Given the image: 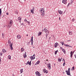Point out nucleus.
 Masks as SVG:
<instances>
[{
  "label": "nucleus",
  "instance_id": "7c9ffc66",
  "mask_svg": "<svg viewBox=\"0 0 76 76\" xmlns=\"http://www.w3.org/2000/svg\"><path fill=\"white\" fill-rule=\"evenodd\" d=\"M27 23H28V25H30V22L29 21H27Z\"/></svg>",
  "mask_w": 76,
  "mask_h": 76
},
{
  "label": "nucleus",
  "instance_id": "f3484780",
  "mask_svg": "<svg viewBox=\"0 0 76 76\" xmlns=\"http://www.w3.org/2000/svg\"><path fill=\"white\" fill-rule=\"evenodd\" d=\"M64 61V64H63V66H65V65H66V63H65V60L64 59H63V61Z\"/></svg>",
  "mask_w": 76,
  "mask_h": 76
},
{
  "label": "nucleus",
  "instance_id": "dca6fc26",
  "mask_svg": "<svg viewBox=\"0 0 76 76\" xmlns=\"http://www.w3.org/2000/svg\"><path fill=\"white\" fill-rule=\"evenodd\" d=\"M17 37L18 39H20L21 38V36H20L19 35H18L17 36Z\"/></svg>",
  "mask_w": 76,
  "mask_h": 76
},
{
  "label": "nucleus",
  "instance_id": "9d476101",
  "mask_svg": "<svg viewBox=\"0 0 76 76\" xmlns=\"http://www.w3.org/2000/svg\"><path fill=\"white\" fill-rule=\"evenodd\" d=\"M62 3H64V4H66L67 3V1L66 0H63Z\"/></svg>",
  "mask_w": 76,
  "mask_h": 76
},
{
  "label": "nucleus",
  "instance_id": "6e6552de",
  "mask_svg": "<svg viewBox=\"0 0 76 76\" xmlns=\"http://www.w3.org/2000/svg\"><path fill=\"white\" fill-rule=\"evenodd\" d=\"M30 58L31 60H34V59H35V55H34L33 56H31V57Z\"/></svg>",
  "mask_w": 76,
  "mask_h": 76
},
{
  "label": "nucleus",
  "instance_id": "49530a36",
  "mask_svg": "<svg viewBox=\"0 0 76 76\" xmlns=\"http://www.w3.org/2000/svg\"><path fill=\"white\" fill-rule=\"evenodd\" d=\"M59 20H60V17L59 18Z\"/></svg>",
  "mask_w": 76,
  "mask_h": 76
},
{
  "label": "nucleus",
  "instance_id": "a19ab883",
  "mask_svg": "<svg viewBox=\"0 0 76 76\" xmlns=\"http://www.w3.org/2000/svg\"><path fill=\"white\" fill-rule=\"evenodd\" d=\"M45 72H46V73H48V71L47 70H46L45 71Z\"/></svg>",
  "mask_w": 76,
  "mask_h": 76
},
{
  "label": "nucleus",
  "instance_id": "6e6d98bb",
  "mask_svg": "<svg viewBox=\"0 0 76 76\" xmlns=\"http://www.w3.org/2000/svg\"><path fill=\"white\" fill-rule=\"evenodd\" d=\"M73 53H74V52Z\"/></svg>",
  "mask_w": 76,
  "mask_h": 76
},
{
  "label": "nucleus",
  "instance_id": "a18cd8bd",
  "mask_svg": "<svg viewBox=\"0 0 76 76\" xmlns=\"http://www.w3.org/2000/svg\"><path fill=\"white\" fill-rule=\"evenodd\" d=\"M60 48L61 49V50H62V48H61V47Z\"/></svg>",
  "mask_w": 76,
  "mask_h": 76
},
{
  "label": "nucleus",
  "instance_id": "4be33fe9",
  "mask_svg": "<svg viewBox=\"0 0 76 76\" xmlns=\"http://www.w3.org/2000/svg\"><path fill=\"white\" fill-rule=\"evenodd\" d=\"M20 73H22V72H23V69H21L20 70Z\"/></svg>",
  "mask_w": 76,
  "mask_h": 76
},
{
  "label": "nucleus",
  "instance_id": "9b49d317",
  "mask_svg": "<svg viewBox=\"0 0 76 76\" xmlns=\"http://www.w3.org/2000/svg\"><path fill=\"white\" fill-rule=\"evenodd\" d=\"M2 54H3L4 53H5L6 52V50H5L4 49H3L2 50Z\"/></svg>",
  "mask_w": 76,
  "mask_h": 76
},
{
  "label": "nucleus",
  "instance_id": "2eb2a0df",
  "mask_svg": "<svg viewBox=\"0 0 76 76\" xmlns=\"http://www.w3.org/2000/svg\"><path fill=\"white\" fill-rule=\"evenodd\" d=\"M58 45V43L56 42L55 43L54 45L55 48H56V47H57Z\"/></svg>",
  "mask_w": 76,
  "mask_h": 76
},
{
  "label": "nucleus",
  "instance_id": "8fccbe9b",
  "mask_svg": "<svg viewBox=\"0 0 76 76\" xmlns=\"http://www.w3.org/2000/svg\"><path fill=\"white\" fill-rule=\"evenodd\" d=\"M27 36H28V34H27Z\"/></svg>",
  "mask_w": 76,
  "mask_h": 76
},
{
  "label": "nucleus",
  "instance_id": "39448f33",
  "mask_svg": "<svg viewBox=\"0 0 76 76\" xmlns=\"http://www.w3.org/2000/svg\"><path fill=\"white\" fill-rule=\"evenodd\" d=\"M66 72L67 75H69L70 76V69L69 68L68 69V70L67 71V70H66Z\"/></svg>",
  "mask_w": 76,
  "mask_h": 76
},
{
  "label": "nucleus",
  "instance_id": "5fc2aeb1",
  "mask_svg": "<svg viewBox=\"0 0 76 76\" xmlns=\"http://www.w3.org/2000/svg\"><path fill=\"white\" fill-rule=\"evenodd\" d=\"M16 12H17V11H16Z\"/></svg>",
  "mask_w": 76,
  "mask_h": 76
},
{
  "label": "nucleus",
  "instance_id": "de8ad7c7",
  "mask_svg": "<svg viewBox=\"0 0 76 76\" xmlns=\"http://www.w3.org/2000/svg\"><path fill=\"white\" fill-rule=\"evenodd\" d=\"M46 61H48V59H46Z\"/></svg>",
  "mask_w": 76,
  "mask_h": 76
},
{
  "label": "nucleus",
  "instance_id": "b1692460",
  "mask_svg": "<svg viewBox=\"0 0 76 76\" xmlns=\"http://www.w3.org/2000/svg\"><path fill=\"white\" fill-rule=\"evenodd\" d=\"M21 51L22 52H23V51H24V48H21Z\"/></svg>",
  "mask_w": 76,
  "mask_h": 76
},
{
  "label": "nucleus",
  "instance_id": "bb28decb",
  "mask_svg": "<svg viewBox=\"0 0 76 76\" xmlns=\"http://www.w3.org/2000/svg\"><path fill=\"white\" fill-rule=\"evenodd\" d=\"M61 59H62V58H61V59L59 58L58 59V61H61Z\"/></svg>",
  "mask_w": 76,
  "mask_h": 76
},
{
  "label": "nucleus",
  "instance_id": "a211bd4d",
  "mask_svg": "<svg viewBox=\"0 0 76 76\" xmlns=\"http://www.w3.org/2000/svg\"><path fill=\"white\" fill-rule=\"evenodd\" d=\"M58 13H59L60 15H61L63 13V11H62L61 10H58Z\"/></svg>",
  "mask_w": 76,
  "mask_h": 76
},
{
  "label": "nucleus",
  "instance_id": "f8f14e48",
  "mask_svg": "<svg viewBox=\"0 0 76 76\" xmlns=\"http://www.w3.org/2000/svg\"><path fill=\"white\" fill-rule=\"evenodd\" d=\"M70 54V57L72 58V57L73 56V54H74V53H73V52L71 51V52Z\"/></svg>",
  "mask_w": 76,
  "mask_h": 76
},
{
  "label": "nucleus",
  "instance_id": "7ed1b4c3",
  "mask_svg": "<svg viewBox=\"0 0 76 76\" xmlns=\"http://www.w3.org/2000/svg\"><path fill=\"white\" fill-rule=\"evenodd\" d=\"M12 24H13V21L12 20H10V23L7 26V27H8L9 28H10V27H11V25H12Z\"/></svg>",
  "mask_w": 76,
  "mask_h": 76
},
{
  "label": "nucleus",
  "instance_id": "ea45409f",
  "mask_svg": "<svg viewBox=\"0 0 76 76\" xmlns=\"http://www.w3.org/2000/svg\"><path fill=\"white\" fill-rule=\"evenodd\" d=\"M72 70H74V69H75V67L74 66L72 68Z\"/></svg>",
  "mask_w": 76,
  "mask_h": 76
},
{
  "label": "nucleus",
  "instance_id": "58836bf2",
  "mask_svg": "<svg viewBox=\"0 0 76 76\" xmlns=\"http://www.w3.org/2000/svg\"><path fill=\"white\" fill-rule=\"evenodd\" d=\"M41 35V33H39L38 34V35H39V36H40V35Z\"/></svg>",
  "mask_w": 76,
  "mask_h": 76
},
{
  "label": "nucleus",
  "instance_id": "37998d69",
  "mask_svg": "<svg viewBox=\"0 0 76 76\" xmlns=\"http://www.w3.org/2000/svg\"><path fill=\"white\" fill-rule=\"evenodd\" d=\"M7 15H9V13H8V12H7L6 13Z\"/></svg>",
  "mask_w": 76,
  "mask_h": 76
},
{
  "label": "nucleus",
  "instance_id": "1a4fd4ad",
  "mask_svg": "<svg viewBox=\"0 0 76 76\" xmlns=\"http://www.w3.org/2000/svg\"><path fill=\"white\" fill-rule=\"evenodd\" d=\"M26 64L27 65V64H29V66H31V61H30L29 62V61H28L27 63Z\"/></svg>",
  "mask_w": 76,
  "mask_h": 76
},
{
  "label": "nucleus",
  "instance_id": "c9c22d12",
  "mask_svg": "<svg viewBox=\"0 0 76 76\" xmlns=\"http://www.w3.org/2000/svg\"><path fill=\"white\" fill-rule=\"evenodd\" d=\"M72 22H74L75 21V18L72 19Z\"/></svg>",
  "mask_w": 76,
  "mask_h": 76
},
{
  "label": "nucleus",
  "instance_id": "864d4df0",
  "mask_svg": "<svg viewBox=\"0 0 76 76\" xmlns=\"http://www.w3.org/2000/svg\"><path fill=\"white\" fill-rule=\"evenodd\" d=\"M19 0V1H20V0Z\"/></svg>",
  "mask_w": 76,
  "mask_h": 76
},
{
  "label": "nucleus",
  "instance_id": "c756f323",
  "mask_svg": "<svg viewBox=\"0 0 76 76\" xmlns=\"http://www.w3.org/2000/svg\"><path fill=\"white\" fill-rule=\"evenodd\" d=\"M31 41H32V42H33V37H31Z\"/></svg>",
  "mask_w": 76,
  "mask_h": 76
},
{
  "label": "nucleus",
  "instance_id": "f03ea898",
  "mask_svg": "<svg viewBox=\"0 0 76 76\" xmlns=\"http://www.w3.org/2000/svg\"><path fill=\"white\" fill-rule=\"evenodd\" d=\"M8 42L9 44V46H10V48L11 50H13V47H12V45H13V44L11 43V42L10 40H9Z\"/></svg>",
  "mask_w": 76,
  "mask_h": 76
},
{
  "label": "nucleus",
  "instance_id": "3c124183",
  "mask_svg": "<svg viewBox=\"0 0 76 76\" xmlns=\"http://www.w3.org/2000/svg\"><path fill=\"white\" fill-rule=\"evenodd\" d=\"M75 58H76V56H75Z\"/></svg>",
  "mask_w": 76,
  "mask_h": 76
},
{
  "label": "nucleus",
  "instance_id": "2f4dec72",
  "mask_svg": "<svg viewBox=\"0 0 76 76\" xmlns=\"http://www.w3.org/2000/svg\"><path fill=\"white\" fill-rule=\"evenodd\" d=\"M57 51H58V50H57L55 51V55H56V54H57Z\"/></svg>",
  "mask_w": 76,
  "mask_h": 76
},
{
  "label": "nucleus",
  "instance_id": "20e7f679",
  "mask_svg": "<svg viewBox=\"0 0 76 76\" xmlns=\"http://www.w3.org/2000/svg\"><path fill=\"white\" fill-rule=\"evenodd\" d=\"M44 31L46 33H47L46 34V37H47V34H49V31H48L47 28H45L43 29Z\"/></svg>",
  "mask_w": 76,
  "mask_h": 76
},
{
  "label": "nucleus",
  "instance_id": "09e8293b",
  "mask_svg": "<svg viewBox=\"0 0 76 76\" xmlns=\"http://www.w3.org/2000/svg\"><path fill=\"white\" fill-rule=\"evenodd\" d=\"M70 41V40H69V41Z\"/></svg>",
  "mask_w": 76,
  "mask_h": 76
},
{
  "label": "nucleus",
  "instance_id": "c03bdc74",
  "mask_svg": "<svg viewBox=\"0 0 76 76\" xmlns=\"http://www.w3.org/2000/svg\"><path fill=\"white\" fill-rule=\"evenodd\" d=\"M69 4H70V3H69L68 5H67V7L69 6Z\"/></svg>",
  "mask_w": 76,
  "mask_h": 76
},
{
  "label": "nucleus",
  "instance_id": "c85d7f7f",
  "mask_svg": "<svg viewBox=\"0 0 76 76\" xmlns=\"http://www.w3.org/2000/svg\"><path fill=\"white\" fill-rule=\"evenodd\" d=\"M65 47H72V46L69 45H65Z\"/></svg>",
  "mask_w": 76,
  "mask_h": 76
},
{
  "label": "nucleus",
  "instance_id": "412c9836",
  "mask_svg": "<svg viewBox=\"0 0 76 76\" xmlns=\"http://www.w3.org/2000/svg\"><path fill=\"white\" fill-rule=\"evenodd\" d=\"M62 50L63 51L64 54H66V50H65L64 49H62Z\"/></svg>",
  "mask_w": 76,
  "mask_h": 76
},
{
  "label": "nucleus",
  "instance_id": "393cba45",
  "mask_svg": "<svg viewBox=\"0 0 76 76\" xmlns=\"http://www.w3.org/2000/svg\"><path fill=\"white\" fill-rule=\"evenodd\" d=\"M61 43L62 44V45H65L64 44V42H61Z\"/></svg>",
  "mask_w": 76,
  "mask_h": 76
},
{
  "label": "nucleus",
  "instance_id": "aec40b11",
  "mask_svg": "<svg viewBox=\"0 0 76 76\" xmlns=\"http://www.w3.org/2000/svg\"><path fill=\"white\" fill-rule=\"evenodd\" d=\"M69 34L70 35H72V32L71 31H69Z\"/></svg>",
  "mask_w": 76,
  "mask_h": 76
},
{
  "label": "nucleus",
  "instance_id": "4c0bfd02",
  "mask_svg": "<svg viewBox=\"0 0 76 76\" xmlns=\"http://www.w3.org/2000/svg\"><path fill=\"white\" fill-rule=\"evenodd\" d=\"M24 21L25 22H28V21L26 20V19H25V20H24Z\"/></svg>",
  "mask_w": 76,
  "mask_h": 76
},
{
  "label": "nucleus",
  "instance_id": "473e14b6",
  "mask_svg": "<svg viewBox=\"0 0 76 76\" xmlns=\"http://www.w3.org/2000/svg\"><path fill=\"white\" fill-rule=\"evenodd\" d=\"M2 38H4V33L2 34Z\"/></svg>",
  "mask_w": 76,
  "mask_h": 76
},
{
  "label": "nucleus",
  "instance_id": "603ef678",
  "mask_svg": "<svg viewBox=\"0 0 76 76\" xmlns=\"http://www.w3.org/2000/svg\"><path fill=\"white\" fill-rule=\"evenodd\" d=\"M24 1H25L26 0H24Z\"/></svg>",
  "mask_w": 76,
  "mask_h": 76
},
{
  "label": "nucleus",
  "instance_id": "f257e3e1",
  "mask_svg": "<svg viewBox=\"0 0 76 76\" xmlns=\"http://www.w3.org/2000/svg\"><path fill=\"white\" fill-rule=\"evenodd\" d=\"M40 13H41L42 16H44L45 13L44 12V8H41L40 10Z\"/></svg>",
  "mask_w": 76,
  "mask_h": 76
},
{
  "label": "nucleus",
  "instance_id": "72a5a7b5",
  "mask_svg": "<svg viewBox=\"0 0 76 76\" xmlns=\"http://www.w3.org/2000/svg\"><path fill=\"white\" fill-rule=\"evenodd\" d=\"M46 69H43V71L44 72V73H45V71H46Z\"/></svg>",
  "mask_w": 76,
  "mask_h": 76
},
{
  "label": "nucleus",
  "instance_id": "423d86ee",
  "mask_svg": "<svg viewBox=\"0 0 76 76\" xmlns=\"http://www.w3.org/2000/svg\"><path fill=\"white\" fill-rule=\"evenodd\" d=\"M36 74L37 76H40L41 74H40V73L38 71H37L36 72Z\"/></svg>",
  "mask_w": 76,
  "mask_h": 76
},
{
  "label": "nucleus",
  "instance_id": "e433bc0d",
  "mask_svg": "<svg viewBox=\"0 0 76 76\" xmlns=\"http://www.w3.org/2000/svg\"><path fill=\"white\" fill-rule=\"evenodd\" d=\"M1 58L0 57V64H1Z\"/></svg>",
  "mask_w": 76,
  "mask_h": 76
},
{
  "label": "nucleus",
  "instance_id": "4468645a",
  "mask_svg": "<svg viewBox=\"0 0 76 76\" xmlns=\"http://www.w3.org/2000/svg\"><path fill=\"white\" fill-rule=\"evenodd\" d=\"M23 56L24 58H26V52H25L23 54Z\"/></svg>",
  "mask_w": 76,
  "mask_h": 76
},
{
  "label": "nucleus",
  "instance_id": "ddd939ff",
  "mask_svg": "<svg viewBox=\"0 0 76 76\" xmlns=\"http://www.w3.org/2000/svg\"><path fill=\"white\" fill-rule=\"evenodd\" d=\"M34 8H33L32 10H31V12L32 13V14H34Z\"/></svg>",
  "mask_w": 76,
  "mask_h": 76
},
{
  "label": "nucleus",
  "instance_id": "f704fd0d",
  "mask_svg": "<svg viewBox=\"0 0 76 76\" xmlns=\"http://www.w3.org/2000/svg\"><path fill=\"white\" fill-rule=\"evenodd\" d=\"M3 54V52H1L0 53V56H2V54Z\"/></svg>",
  "mask_w": 76,
  "mask_h": 76
},
{
  "label": "nucleus",
  "instance_id": "6ab92c4d",
  "mask_svg": "<svg viewBox=\"0 0 76 76\" xmlns=\"http://www.w3.org/2000/svg\"><path fill=\"white\" fill-rule=\"evenodd\" d=\"M18 19L19 20L20 23L21 22V18L20 17H19L18 18Z\"/></svg>",
  "mask_w": 76,
  "mask_h": 76
},
{
  "label": "nucleus",
  "instance_id": "a878e982",
  "mask_svg": "<svg viewBox=\"0 0 76 76\" xmlns=\"http://www.w3.org/2000/svg\"><path fill=\"white\" fill-rule=\"evenodd\" d=\"M8 58L9 59H10V60L11 59V56H10L9 55L8 56Z\"/></svg>",
  "mask_w": 76,
  "mask_h": 76
},
{
  "label": "nucleus",
  "instance_id": "cd10ccee",
  "mask_svg": "<svg viewBox=\"0 0 76 76\" xmlns=\"http://www.w3.org/2000/svg\"><path fill=\"white\" fill-rule=\"evenodd\" d=\"M1 15V9H0V16Z\"/></svg>",
  "mask_w": 76,
  "mask_h": 76
},
{
  "label": "nucleus",
  "instance_id": "79ce46f5",
  "mask_svg": "<svg viewBox=\"0 0 76 76\" xmlns=\"http://www.w3.org/2000/svg\"><path fill=\"white\" fill-rule=\"evenodd\" d=\"M31 45H33V42L31 41Z\"/></svg>",
  "mask_w": 76,
  "mask_h": 76
},
{
  "label": "nucleus",
  "instance_id": "0eeeda50",
  "mask_svg": "<svg viewBox=\"0 0 76 76\" xmlns=\"http://www.w3.org/2000/svg\"><path fill=\"white\" fill-rule=\"evenodd\" d=\"M48 67L49 69L50 70L51 69V64L50 63L47 66Z\"/></svg>",
  "mask_w": 76,
  "mask_h": 76
},
{
  "label": "nucleus",
  "instance_id": "5701e85b",
  "mask_svg": "<svg viewBox=\"0 0 76 76\" xmlns=\"http://www.w3.org/2000/svg\"><path fill=\"white\" fill-rule=\"evenodd\" d=\"M39 63V61H38L35 64V65H37V64H38Z\"/></svg>",
  "mask_w": 76,
  "mask_h": 76
}]
</instances>
